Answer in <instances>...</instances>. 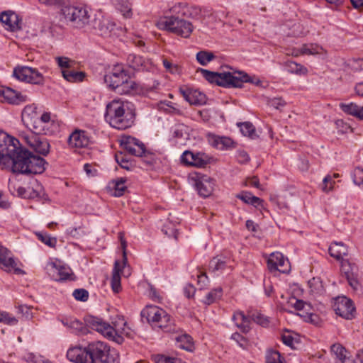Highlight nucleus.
Instances as JSON below:
<instances>
[{
	"label": "nucleus",
	"instance_id": "nucleus-1",
	"mask_svg": "<svg viewBox=\"0 0 363 363\" xmlns=\"http://www.w3.org/2000/svg\"><path fill=\"white\" fill-rule=\"evenodd\" d=\"M67 357L74 363H119L117 352L102 341L89 342L84 347L70 348Z\"/></svg>",
	"mask_w": 363,
	"mask_h": 363
},
{
	"label": "nucleus",
	"instance_id": "nucleus-2",
	"mask_svg": "<svg viewBox=\"0 0 363 363\" xmlns=\"http://www.w3.org/2000/svg\"><path fill=\"white\" fill-rule=\"evenodd\" d=\"M30 152L20 145L18 140L0 130V166L14 173L24 174Z\"/></svg>",
	"mask_w": 363,
	"mask_h": 363
},
{
	"label": "nucleus",
	"instance_id": "nucleus-3",
	"mask_svg": "<svg viewBox=\"0 0 363 363\" xmlns=\"http://www.w3.org/2000/svg\"><path fill=\"white\" fill-rule=\"evenodd\" d=\"M134 118L133 105L128 101L115 99L106 106L105 119L116 129L125 130L131 127Z\"/></svg>",
	"mask_w": 363,
	"mask_h": 363
},
{
	"label": "nucleus",
	"instance_id": "nucleus-4",
	"mask_svg": "<svg viewBox=\"0 0 363 363\" xmlns=\"http://www.w3.org/2000/svg\"><path fill=\"white\" fill-rule=\"evenodd\" d=\"M132 74L123 65H116L104 76V82L116 94H130L138 88L137 84L130 79Z\"/></svg>",
	"mask_w": 363,
	"mask_h": 363
},
{
	"label": "nucleus",
	"instance_id": "nucleus-5",
	"mask_svg": "<svg viewBox=\"0 0 363 363\" xmlns=\"http://www.w3.org/2000/svg\"><path fill=\"white\" fill-rule=\"evenodd\" d=\"M199 72L202 74L203 77L211 84H216L218 86L233 88L242 87L243 83H259V80L257 82L246 73L243 72H216L208 69L200 68Z\"/></svg>",
	"mask_w": 363,
	"mask_h": 363
},
{
	"label": "nucleus",
	"instance_id": "nucleus-6",
	"mask_svg": "<svg viewBox=\"0 0 363 363\" xmlns=\"http://www.w3.org/2000/svg\"><path fill=\"white\" fill-rule=\"evenodd\" d=\"M60 15L67 23L77 29L84 28L90 23L89 12L83 6L67 5L62 6Z\"/></svg>",
	"mask_w": 363,
	"mask_h": 363
},
{
	"label": "nucleus",
	"instance_id": "nucleus-7",
	"mask_svg": "<svg viewBox=\"0 0 363 363\" xmlns=\"http://www.w3.org/2000/svg\"><path fill=\"white\" fill-rule=\"evenodd\" d=\"M157 26L160 29L172 32L184 38H188L193 30V26L190 22L174 16L160 18Z\"/></svg>",
	"mask_w": 363,
	"mask_h": 363
},
{
	"label": "nucleus",
	"instance_id": "nucleus-8",
	"mask_svg": "<svg viewBox=\"0 0 363 363\" xmlns=\"http://www.w3.org/2000/svg\"><path fill=\"white\" fill-rule=\"evenodd\" d=\"M140 314L142 318H145L148 323L160 328H165L172 324L171 316L157 306H147Z\"/></svg>",
	"mask_w": 363,
	"mask_h": 363
},
{
	"label": "nucleus",
	"instance_id": "nucleus-9",
	"mask_svg": "<svg viewBox=\"0 0 363 363\" xmlns=\"http://www.w3.org/2000/svg\"><path fill=\"white\" fill-rule=\"evenodd\" d=\"M43 133H37L33 130L22 134V138L26 145L35 152L46 156L50 152V145Z\"/></svg>",
	"mask_w": 363,
	"mask_h": 363
},
{
	"label": "nucleus",
	"instance_id": "nucleus-10",
	"mask_svg": "<svg viewBox=\"0 0 363 363\" xmlns=\"http://www.w3.org/2000/svg\"><path fill=\"white\" fill-rule=\"evenodd\" d=\"M119 238L123 250V261L122 263H121L118 260H116L114 263L111 280V288L114 293H118L121 290V273L122 272L123 269L126 266L128 262L126 256L127 242L123 239L122 233H119Z\"/></svg>",
	"mask_w": 363,
	"mask_h": 363
},
{
	"label": "nucleus",
	"instance_id": "nucleus-11",
	"mask_svg": "<svg viewBox=\"0 0 363 363\" xmlns=\"http://www.w3.org/2000/svg\"><path fill=\"white\" fill-rule=\"evenodd\" d=\"M13 75L18 80L33 84H43L44 77L35 68L30 67H17L14 68Z\"/></svg>",
	"mask_w": 363,
	"mask_h": 363
},
{
	"label": "nucleus",
	"instance_id": "nucleus-12",
	"mask_svg": "<svg viewBox=\"0 0 363 363\" xmlns=\"http://www.w3.org/2000/svg\"><path fill=\"white\" fill-rule=\"evenodd\" d=\"M191 179L194 182V186L201 196L206 198L212 194L215 186L213 179L207 175L196 174L191 176Z\"/></svg>",
	"mask_w": 363,
	"mask_h": 363
},
{
	"label": "nucleus",
	"instance_id": "nucleus-13",
	"mask_svg": "<svg viewBox=\"0 0 363 363\" xmlns=\"http://www.w3.org/2000/svg\"><path fill=\"white\" fill-rule=\"evenodd\" d=\"M333 309L337 315L347 320H352L355 316L356 309L353 302L345 296L335 299Z\"/></svg>",
	"mask_w": 363,
	"mask_h": 363
},
{
	"label": "nucleus",
	"instance_id": "nucleus-14",
	"mask_svg": "<svg viewBox=\"0 0 363 363\" xmlns=\"http://www.w3.org/2000/svg\"><path fill=\"white\" fill-rule=\"evenodd\" d=\"M28 96L10 87L0 86V101L9 104L18 105L26 102Z\"/></svg>",
	"mask_w": 363,
	"mask_h": 363
},
{
	"label": "nucleus",
	"instance_id": "nucleus-15",
	"mask_svg": "<svg viewBox=\"0 0 363 363\" xmlns=\"http://www.w3.org/2000/svg\"><path fill=\"white\" fill-rule=\"evenodd\" d=\"M289 260L279 252H272L267 259V267L270 272L286 273L289 270Z\"/></svg>",
	"mask_w": 363,
	"mask_h": 363
},
{
	"label": "nucleus",
	"instance_id": "nucleus-16",
	"mask_svg": "<svg viewBox=\"0 0 363 363\" xmlns=\"http://www.w3.org/2000/svg\"><path fill=\"white\" fill-rule=\"evenodd\" d=\"M87 327L99 332L104 337L112 340V332L113 329L108 323L94 316H87L84 319Z\"/></svg>",
	"mask_w": 363,
	"mask_h": 363
},
{
	"label": "nucleus",
	"instance_id": "nucleus-17",
	"mask_svg": "<svg viewBox=\"0 0 363 363\" xmlns=\"http://www.w3.org/2000/svg\"><path fill=\"white\" fill-rule=\"evenodd\" d=\"M0 267L7 272L13 270L17 274H25L23 270L17 267V264L11 256V252L5 247L0 249Z\"/></svg>",
	"mask_w": 363,
	"mask_h": 363
},
{
	"label": "nucleus",
	"instance_id": "nucleus-18",
	"mask_svg": "<svg viewBox=\"0 0 363 363\" xmlns=\"http://www.w3.org/2000/svg\"><path fill=\"white\" fill-rule=\"evenodd\" d=\"M28 160L27 167L24 169V174H41L45 170V165L47 163L43 157L35 155L30 152L29 160Z\"/></svg>",
	"mask_w": 363,
	"mask_h": 363
},
{
	"label": "nucleus",
	"instance_id": "nucleus-19",
	"mask_svg": "<svg viewBox=\"0 0 363 363\" xmlns=\"http://www.w3.org/2000/svg\"><path fill=\"white\" fill-rule=\"evenodd\" d=\"M112 340L121 343L123 341V335H129L130 329L127 326V323L123 317H118L112 321Z\"/></svg>",
	"mask_w": 363,
	"mask_h": 363
},
{
	"label": "nucleus",
	"instance_id": "nucleus-20",
	"mask_svg": "<svg viewBox=\"0 0 363 363\" xmlns=\"http://www.w3.org/2000/svg\"><path fill=\"white\" fill-rule=\"evenodd\" d=\"M0 22L7 30L16 31L21 28L18 16L11 11L1 12L0 13Z\"/></svg>",
	"mask_w": 363,
	"mask_h": 363
},
{
	"label": "nucleus",
	"instance_id": "nucleus-21",
	"mask_svg": "<svg viewBox=\"0 0 363 363\" xmlns=\"http://www.w3.org/2000/svg\"><path fill=\"white\" fill-rule=\"evenodd\" d=\"M121 145L131 155L138 157L144 153V144L135 138L125 137L122 140Z\"/></svg>",
	"mask_w": 363,
	"mask_h": 363
},
{
	"label": "nucleus",
	"instance_id": "nucleus-22",
	"mask_svg": "<svg viewBox=\"0 0 363 363\" xmlns=\"http://www.w3.org/2000/svg\"><path fill=\"white\" fill-rule=\"evenodd\" d=\"M48 270L52 279L57 281L67 280L72 274L70 268L58 265L54 262L48 265Z\"/></svg>",
	"mask_w": 363,
	"mask_h": 363
},
{
	"label": "nucleus",
	"instance_id": "nucleus-23",
	"mask_svg": "<svg viewBox=\"0 0 363 363\" xmlns=\"http://www.w3.org/2000/svg\"><path fill=\"white\" fill-rule=\"evenodd\" d=\"M179 91L184 99L190 104L201 105L206 103V95L199 90L180 88Z\"/></svg>",
	"mask_w": 363,
	"mask_h": 363
},
{
	"label": "nucleus",
	"instance_id": "nucleus-24",
	"mask_svg": "<svg viewBox=\"0 0 363 363\" xmlns=\"http://www.w3.org/2000/svg\"><path fill=\"white\" fill-rule=\"evenodd\" d=\"M50 122V113L47 112L44 113L40 118L37 116L36 119L34 120L32 123V128L29 127V129L37 133H43L44 135H50L52 133L48 128Z\"/></svg>",
	"mask_w": 363,
	"mask_h": 363
},
{
	"label": "nucleus",
	"instance_id": "nucleus-25",
	"mask_svg": "<svg viewBox=\"0 0 363 363\" xmlns=\"http://www.w3.org/2000/svg\"><path fill=\"white\" fill-rule=\"evenodd\" d=\"M63 325L67 327L73 333L77 335H84L88 333L86 325L74 318H65L61 320Z\"/></svg>",
	"mask_w": 363,
	"mask_h": 363
},
{
	"label": "nucleus",
	"instance_id": "nucleus-26",
	"mask_svg": "<svg viewBox=\"0 0 363 363\" xmlns=\"http://www.w3.org/2000/svg\"><path fill=\"white\" fill-rule=\"evenodd\" d=\"M89 140L84 130H76L68 138L69 145L72 147H84L89 145Z\"/></svg>",
	"mask_w": 363,
	"mask_h": 363
},
{
	"label": "nucleus",
	"instance_id": "nucleus-27",
	"mask_svg": "<svg viewBox=\"0 0 363 363\" xmlns=\"http://www.w3.org/2000/svg\"><path fill=\"white\" fill-rule=\"evenodd\" d=\"M250 312L246 315L242 311H236L233 315V320L236 327H238L242 333H247L250 330Z\"/></svg>",
	"mask_w": 363,
	"mask_h": 363
},
{
	"label": "nucleus",
	"instance_id": "nucleus-28",
	"mask_svg": "<svg viewBox=\"0 0 363 363\" xmlns=\"http://www.w3.org/2000/svg\"><path fill=\"white\" fill-rule=\"evenodd\" d=\"M331 257L337 260H341L345 256L347 255V247L342 242H333L328 249Z\"/></svg>",
	"mask_w": 363,
	"mask_h": 363
},
{
	"label": "nucleus",
	"instance_id": "nucleus-29",
	"mask_svg": "<svg viewBox=\"0 0 363 363\" xmlns=\"http://www.w3.org/2000/svg\"><path fill=\"white\" fill-rule=\"evenodd\" d=\"M340 107L345 113L353 116L360 120H363V107L359 106L356 104L341 103Z\"/></svg>",
	"mask_w": 363,
	"mask_h": 363
},
{
	"label": "nucleus",
	"instance_id": "nucleus-30",
	"mask_svg": "<svg viewBox=\"0 0 363 363\" xmlns=\"http://www.w3.org/2000/svg\"><path fill=\"white\" fill-rule=\"evenodd\" d=\"M36 110L37 108L35 106H26L22 111V120L28 128H32V123L38 116Z\"/></svg>",
	"mask_w": 363,
	"mask_h": 363
},
{
	"label": "nucleus",
	"instance_id": "nucleus-31",
	"mask_svg": "<svg viewBox=\"0 0 363 363\" xmlns=\"http://www.w3.org/2000/svg\"><path fill=\"white\" fill-rule=\"evenodd\" d=\"M237 198L242 201L244 203L257 207L262 205L263 200L259 197L253 196L249 191H242L237 195Z\"/></svg>",
	"mask_w": 363,
	"mask_h": 363
},
{
	"label": "nucleus",
	"instance_id": "nucleus-32",
	"mask_svg": "<svg viewBox=\"0 0 363 363\" xmlns=\"http://www.w3.org/2000/svg\"><path fill=\"white\" fill-rule=\"evenodd\" d=\"M266 363H286L284 357L277 350L268 349L265 353Z\"/></svg>",
	"mask_w": 363,
	"mask_h": 363
},
{
	"label": "nucleus",
	"instance_id": "nucleus-33",
	"mask_svg": "<svg viewBox=\"0 0 363 363\" xmlns=\"http://www.w3.org/2000/svg\"><path fill=\"white\" fill-rule=\"evenodd\" d=\"M63 77L69 82H79L83 81L85 74L82 72H76L70 69L62 70Z\"/></svg>",
	"mask_w": 363,
	"mask_h": 363
},
{
	"label": "nucleus",
	"instance_id": "nucleus-34",
	"mask_svg": "<svg viewBox=\"0 0 363 363\" xmlns=\"http://www.w3.org/2000/svg\"><path fill=\"white\" fill-rule=\"evenodd\" d=\"M198 62L203 66H206L210 62L216 58L213 52L208 50H201L196 56Z\"/></svg>",
	"mask_w": 363,
	"mask_h": 363
},
{
	"label": "nucleus",
	"instance_id": "nucleus-35",
	"mask_svg": "<svg viewBox=\"0 0 363 363\" xmlns=\"http://www.w3.org/2000/svg\"><path fill=\"white\" fill-rule=\"evenodd\" d=\"M233 141L228 137L216 136L213 138V145L219 150H224L232 147Z\"/></svg>",
	"mask_w": 363,
	"mask_h": 363
},
{
	"label": "nucleus",
	"instance_id": "nucleus-36",
	"mask_svg": "<svg viewBox=\"0 0 363 363\" xmlns=\"http://www.w3.org/2000/svg\"><path fill=\"white\" fill-rule=\"evenodd\" d=\"M145 62V60L139 55L135 54H130L127 58V63L129 67L133 70H139Z\"/></svg>",
	"mask_w": 363,
	"mask_h": 363
},
{
	"label": "nucleus",
	"instance_id": "nucleus-37",
	"mask_svg": "<svg viewBox=\"0 0 363 363\" xmlns=\"http://www.w3.org/2000/svg\"><path fill=\"white\" fill-rule=\"evenodd\" d=\"M285 65L287 71L292 74L301 75L306 74L308 72L306 67L293 61L286 62Z\"/></svg>",
	"mask_w": 363,
	"mask_h": 363
},
{
	"label": "nucleus",
	"instance_id": "nucleus-38",
	"mask_svg": "<svg viewBox=\"0 0 363 363\" xmlns=\"http://www.w3.org/2000/svg\"><path fill=\"white\" fill-rule=\"evenodd\" d=\"M330 350L333 354L335 355V357L338 359L340 361H341L342 363L347 362V359L348 357H347L346 353L347 351L345 347H343L340 344H334L331 346Z\"/></svg>",
	"mask_w": 363,
	"mask_h": 363
},
{
	"label": "nucleus",
	"instance_id": "nucleus-39",
	"mask_svg": "<svg viewBox=\"0 0 363 363\" xmlns=\"http://www.w3.org/2000/svg\"><path fill=\"white\" fill-rule=\"evenodd\" d=\"M42 190V186L37 180H34L30 185L26 188L28 199H35L40 196V192Z\"/></svg>",
	"mask_w": 363,
	"mask_h": 363
},
{
	"label": "nucleus",
	"instance_id": "nucleus-40",
	"mask_svg": "<svg viewBox=\"0 0 363 363\" xmlns=\"http://www.w3.org/2000/svg\"><path fill=\"white\" fill-rule=\"evenodd\" d=\"M289 303L294 306L296 311H299V313H306V311L311 310L310 303L304 302L302 300L297 299L295 297L290 299Z\"/></svg>",
	"mask_w": 363,
	"mask_h": 363
},
{
	"label": "nucleus",
	"instance_id": "nucleus-41",
	"mask_svg": "<svg viewBox=\"0 0 363 363\" xmlns=\"http://www.w3.org/2000/svg\"><path fill=\"white\" fill-rule=\"evenodd\" d=\"M238 125L240 127V131L243 135L248 136L251 138H254L256 136L255 128L252 123H239Z\"/></svg>",
	"mask_w": 363,
	"mask_h": 363
},
{
	"label": "nucleus",
	"instance_id": "nucleus-42",
	"mask_svg": "<svg viewBox=\"0 0 363 363\" xmlns=\"http://www.w3.org/2000/svg\"><path fill=\"white\" fill-rule=\"evenodd\" d=\"M208 157L202 152H194V157L191 166L203 167L208 163Z\"/></svg>",
	"mask_w": 363,
	"mask_h": 363
},
{
	"label": "nucleus",
	"instance_id": "nucleus-43",
	"mask_svg": "<svg viewBox=\"0 0 363 363\" xmlns=\"http://www.w3.org/2000/svg\"><path fill=\"white\" fill-rule=\"evenodd\" d=\"M115 159L116 162L123 169L129 170L133 167L128 157L121 152L115 155Z\"/></svg>",
	"mask_w": 363,
	"mask_h": 363
},
{
	"label": "nucleus",
	"instance_id": "nucleus-44",
	"mask_svg": "<svg viewBox=\"0 0 363 363\" xmlns=\"http://www.w3.org/2000/svg\"><path fill=\"white\" fill-rule=\"evenodd\" d=\"M225 262L218 257H213L209 262V271L216 272L225 269Z\"/></svg>",
	"mask_w": 363,
	"mask_h": 363
},
{
	"label": "nucleus",
	"instance_id": "nucleus-45",
	"mask_svg": "<svg viewBox=\"0 0 363 363\" xmlns=\"http://www.w3.org/2000/svg\"><path fill=\"white\" fill-rule=\"evenodd\" d=\"M222 294L221 288L215 289L210 292H208L206 296V299L204 303L206 304L210 305L215 302L217 299L220 298Z\"/></svg>",
	"mask_w": 363,
	"mask_h": 363
},
{
	"label": "nucleus",
	"instance_id": "nucleus-46",
	"mask_svg": "<svg viewBox=\"0 0 363 363\" xmlns=\"http://www.w3.org/2000/svg\"><path fill=\"white\" fill-rule=\"evenodd\" d=\"M178 342H180L179 347L187 351H191L194 348L192 338L188 335L179 337Z\"/></svg>",
	"mask_w": 363,
	"mask_h": 363
},
{
	"label": "nucleus",
	"instance_id": "nucleus-47",
	"mask_svg": "<svg viewBox=\"0 0 363 363\" xmlns=\"http://www.w3.org/2000/svg\"><path fill=\"white\" fill-rule=\"evenodd\" d=\"M0 323L9 325H15L18 323V320L8 312L0 311Z\"/></svg>",
	"mask_w": 363,
	"mask_h": 363
},
{
	"label": "nucleus",
	"instance_id": "nucleus-48",
	"mask_svg": "<svg viewBox=\"0 0 363 363\" xmlns=\"http://www.w3.org/2000/svg\"><path fill=\"white\" fill-rule=\"evenodd\" d=\"M298 315L304 318L306 322L312 323L315 325H318L320 323V319L319 316L310 312V311H306V313H298Z\"/></svg>",
	"mask_w": 363,
	"mask_h": 363
},
{
	"label": "nucleus",
	"instance_id": "nucleus-49",
	"mask_svg": "<svg viewBox=\"0 0 363 363\" xmlns=\"http://www.w3.org/2000/svg\"><path fill=\"white\" fill-rule=\"evenodd\" d=\"M281 340L284 345L291 348H294L295 343H298L297 338L289 331L281 334Z\"/></svg>",
	"mask_w": 363,
	"mask_h": 363
},
{
	"label": "nucleus",
	"instance_id": "nucleus-50",
	"mask_svg": "<svg viewBox=\"0 0 363 363\" xmlns=\"http://www.w3.org/2000/svg\"><path fill=\"white\" fill-rule=\"evenodd\" d=\"M321 50L322 48L317 45H303L299 52L303 55H315L320 53Z\"/></svg>",
	"mask_w": 363,
	"mask_h": 363
},
{
	"label": "nucleus",
	"instance_id": "nucleus-51",
	"mask_svg": "<svg viewBox=\"0 0 363 363\" xmlns=\"http://www.w3.org/2000/svg\"><path fill=\"white\" fill-rule=\"evenodd\" d=\"M250 320H252L254 322L260 325L266 326L269 323L268 318L259 312H250Z\"/></svg>",
	"mask_w": 363,
	"mask_h": 363
},
{
	"label": "nucleus",
	"instance_id": "nucleus-52",
	"mask_svg": "<svg viewBox=\"0 0 363 363\" xmlns=\"http://www.w3.org/2000/svg\"><path fill=\"white\" fill-rule=\"evenodd\" d=\"M38 238L46 245L54 247L57 244V240L55 238H52L46 233H36Z\"/></svg>",
	"mask_w": 363,
	"mask_h": 363
},
{
	"label": "nucleus",
	"instance_id": "nucleus-53",
	"mask_svg": "<svg viewBox=\"0 0 363 363\" xmlns=\"http://www.w3.org/2000/svg\"><path fill=\"white\" fill-rule=\"evenodd\" d=\"M341 270L345 274V277L352 276L354 274V269L355 268L354 264H352L347 259H341Z\"/></svg>",
	"mask_w": 363,
	"mask_h": 363
},
{
	"label": "nucleus",
	"instance_id": "nucleus-54",
	"mask_svg": "<svg viewBox=\"0 0 363 363\" xmlns=\"http://www.w3.org/2000/svg\"><path fill=\"white\" fill-rule=\"evenodd\" d=\"M138 157H142L143 161L147 165L152 166L156 163L157 157L156 155L150 152H148L145 150L144 147V153L141 154Z\"/></svg>",
	"mask_w": 363,
	"mask_h": 363
},
{
	"label": "nucleus",
	"instance_id": "nucleus-55",
	"mask_svg": "<svg viewBox=\"0 0 363 363\" xmlns=\"http://www.w3.org/2000/svg\"><path fill=\"white\" fill-rule=\"evenodd\" d=\"M58 66L65 70V69H70L73 67L74 62L67 57H57L55 58Z\"/></svg>",
	"mask_w": 363,
	"mask_h": 363
},
{
	"label": "nucleus",
	"instance_id": "nucleus-56",
	"mask_svg": "<svg viewBox=\"0 0 363 363\" xmlns=\"http://www.w3.org/2000/svg\"><path fill=\"white\" fill-rule=\"evenodd\" d=\"M338 177V174H334L333 177L327 175L323 180L322 190L325 192L330 191L333 189V184H334L333 178H337Z\"/></svg>",
	"mask_w": 363,
	"mask_h": 363
},
{
	"label": "nucleus",
	"instance_id": "nucleus-57",
	"mask_svg": "<svg viewBox=\"0 0 363 363\" xmlns=\"http://www.w3.org/2000/svg\"><path fill=\"white\" fill-rule=\"evenodd\" d=\"M125 179L121 178L115 182L114 185V196H121L123 194L126 186H125Z\"/></svg>",
	"mask_w": 363,
	"mask_h": 363
},
{
	"label": "nucleus",
	"instance_id": "nucleus-58",
	"mask_svg": "<svg viewBox=\"0 0 363 363\" xmlns=\"http://www.w3.org/2000/svg\"><path fill=\"white\" fill-rule=\"evenodd\" d=\"M352 179L356 185L363 186V168L356 167L354 169Z\"/></svg>",
	"mask_w": 363,
	"mask_h": 363
},
{
	"label": "nucleus",
	"instance_id": "nucleus-59",
	"mask_svg": "<svg viewBox=\"0 0 363 363\" xmlns=\"http://www.w3.org/2000/svg\"><path fill=\"white\" fill-rule=\"evenodd\" d=\"M114 24L108 21H103L99 25V30L101 35H108L110 32L113 29Z\"/></svg>",
	"mask_w": 363,
	"mask_h": 363
},
{
	"label": "nucleus",
	"instance_id": "nucleus-60",
	"mask_svg": "<svg viewBox=\"0 0 363 363\" xmlns=\"http://www.w3.org/2000/svg\"><path fill=\"white\" fill-rule=\"evenodd\" d=\"M72 296L77 301H86L89 298V292L84 289H77L73 291Z\"/></svg>",
	"mask_w": 363,
	"mask_h": 363
},
{
	"label": "nucleus",
	"instance_id": "nucleus-61",
	"mask_svg": "<svg viewBox=\"0 0 363 363\" xmlns=\"http://www.w3.org/2000/svg\"><path fill=\"white\" fill-rule=\"evenodd\" d=\"M156 363H182V361L177 358H172L162 354H158L155 357Z\"/></svg>",
	"mask_w": 363,
	"mask_h": 363
},
{
	"label": "nucleus",
	"instance_id": "nucleus-62",
	"mask_svg": "<svg viewBox=\"0 0 363 363\" xmlns=\"http://www.w3.org/2000/svg\"><path fill=\"white\" fill-rule=\"evenodd\" d=\"M66 0H38L39 3L45 6L60 7L65 6Z\"/></svg>",
	"mask_w": 363,
	"mask_h": 363
},
{
	"label": "nucleus",
	"instance_id": "nucleus-63",
	"mask_svg": "<svg viewBox=\"0 0 363 363\" xmlns=\"http://www.w3.org/2000/svg\"><path fill=\"white\" fill-rule=\"evenodd\" d=\"M162 230L168 237H174V238H177V229L174 224L169 223V225H164Z\"/></svg>",
	"mask_w": 363,
	"mask_h": 363
},
{
	"label": "nucleus",
	"instance_id": "nucleus-64",
	"mask_svg": "<svg viewBox=\"0 0 363 363\" xmlns=\"http://www.w3.org/2000/svg\"><path fill=\"white\" fill-rule=\"evenodd\" d=\"M231 339L235 341L240 347L245 348L247 345L246 338L238 333H234L231 335Z\"/></svg>",
	"mask_w": 363,
	"mask_h": 363
}]
</instances>
